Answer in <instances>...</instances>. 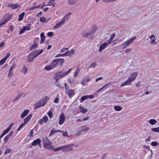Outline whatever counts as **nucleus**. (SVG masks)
Segmentation results:
<instances>
[{
    "mask_svg": "<svg viewBox=\"0 0 159 159\" xmlns=\"http://www.w3.org/2000/svg\"><path fill=\"white\" fill-rule=\"evenodd\" d=\"M49 99V97L47 96H46L44 98L40 100L39 102H37L34 105V109H36L41 107L44 106L47 101Z\"/></svg>",
    "mask_w": 159,
    "mask_h": 159,
    "instance_id": "nucleus-1",
    "label": "nucleus"
},
{
    "mask_svg": "<svg viewBox=\"0 0 159 159\" xmlns=\"http://www.w3.org/2000/svg\"><path fill=\"white\" fill-rule=\"evenodd\" d=\"M61 60L62 62L64 61V59H55L53 62L50 65H48L46 66L44 68V70H47V71H49L52 70L53 68L55 67L57 64H58V61L60 60Z\"/></svg>",
    "mask_w": 159,
    "mask_h": 159,
    "instance_id": "nucleus-2",
    "label": "nucleus"
},
{
    "mask_svg": "<svg viewBox=\"0 0 159 159\" xmlns=\"http://www.w3.org/2000/svg\"><path fill=\"white\" fill-rule=\"evenodd\" d=\"M43 145L45 148L48 150L52 149L53 146L52 145V143L49 140L46 138L43 140Z\"/></svg>",
    "mask_w": 159,
    "mask_h": 159,
    "instance_id": "nucleus-3",
    "label": "nucleus"
},
{
    "mask_svg": "<svg viewBox=\"0 0 159 159\" xmlns=\"http://www.w3.org/2000/svg\"><path fill=\"white\" fill-rule=\"evenodd\" d=\"M136 39V37H134L122 43L120 45L122 48H125L128 47L131 43Z\"/></svg>",
    "mask_w": 159,
    "mask_h": 159,
    "instance_id": "nucleus-4",
    "label": "nucleus"
},
{
    "mask_svg": "<svg viewBox=\"0 0 159 159\" xmlns=\"http://www.w3.org/2000/svg\"><path fill=\"white\" fill-rule=\"evenodd\" d=\"M74 145V144H71L62 146V151L64 152H67L73 151V147Z\"/></svg>",
    "mask_w": 159,
    "mask_h": 159,
    "instance_id": "nucleus-5",
    "label": "nucleus"
},
{
    "mask_svg": "<svg viewBox=\"0 0 159 159\" xmlns=\"http://www.w3.org/2000/svg\"><path fill=\"white\" fill-rule=\"evenodd\" d=\"M31 24H28L27 25L23 27L19 31V34H21L25 31H28L30 30L31 29Z\"/></svg>",
    "mask_w": 159,
    "mask_h": 159,
    "instance_id": "nucleus-6",
    "label": "nucleus"
},
{
    "mask_svg": "<svg viewBox=\"0 0 159 159\" xmlns=\"http://www.w3.org/2000/svg\"><path fill=\"white\" fill-rule=\"evenodd\" d=\"M65 23V21L64 20H63L62 19L60 20L57 21L55 25L53 27L54 29H56L58 28L64 24Z\"/></svg>",
    "mask_w": 159,
    "mask_h": 159,
    "instance_id": "nucleus-7",
    "label": "nucleus"
},
{
    "mask_svg": "<svg viewBox=\"0 0 159 159\" xmlns=\"http://www.w3.org/2000/svg\"><path fill=\"white\" fill-rule=\"evenodd\" d=\"M36 58L32 52L30 53L27 57V61L28 62H32L34 59Z\"/></svg>",
    "mask_w": 159,
    "mask_h": 159,
    "instance_id": "nucleus-8",
    "label": "nucleus"
},
{
    "mask_svg": "<svg viewBox=\"0 0 159 159\" xmlns=\"http://www.w3.org/2000/svg\"><path fill=\"white\" fill-rule=\"evenodd\" d=\"M54 79L55 80L56 82H57L59 80L62 78L61 74L60 71H58L56 72L53 76Z\"/></svg>",
    "mask_w": 159,
    "mask_h": 159,
    "instance_id": "nucleus-9",
    "label": "nucleus"
},
{
    "mask_svg": "<svg viewBox=\"0 0 159 159\" xmlns=\"http://www.w3.org/2000/svg\"><path fill=\"white\" fill-rule=\"evenodd\" d=\"M94 31H89L88 32H87L83 30L81 32V35L84 37H87L91 35L93 33Z\"/></svg>",
    "mask_w": 159,
    "mask_h": 159,
    "instance_id": "nucleus-10",
    "label": "nucleus"
},
{
    "mask_svg": "<svg viewBox=\"0 0 159 159\" xmlns=\"http://www.w3.org/2000/svg\"><path fill=\"white\" fill-rule=\"evenodd\" d=\"M138 75V73L137 72H134L130 74L128 78L133 81L136 79Z\"/></svg>",
    "mask_w": 159,
    "mask_h": 159,
    "instance_id": "nucleus-11",
    "label": "nucleus"
},
{
    "mask_svg": "<svg viewBox=\"0 0 159 159\" xmlns=\"http://www.w3.org/2000/svg\"><path fill=\"white\" fill-rule=\"evenodd\" d=\"M65 117L64 113H62L60 116L59 124L60 125H62L65 121Z\"/></svg>",
    "mask_w": 159,
    "mask_h": 159,
    "instance_id": "nucleus-12",
    "label": "nucleus"
},
{
    "mask_svg": "<svg viewBox=\"0 0 159 159\" xmlns=\"http://www.w3.org/2000/svg\"><path fill=\"white\" fill-rule=\"evenodd\" d=\"M71 68H70L69 70L67 71H66L65 70H63L61 71H59L61 75L62 76L63 78L67 75L71 71Z\"/></svg>",
    "mask_w": 159,
    "mask_h": 159,
    "instance_id": "nucleus-13",
    "label": "nucleus"
},
{
    "mask_svg": "<svg viewBox=\"0 0 159 159\" xmlns=\"http://www.w3.org/2000/svg\"><path fill=\"white\" fill-rule=\"evenodd\" d=\"M65 92L70 97L71 96H73L75 94L74 90L72 89H68L65 91Z\"/></svg>",
    "mask_w": 159,
    "mask_h": 159,
    "instance_id": "nucleus-14",
    "label": "nucleus"
},
{
    "mask_svg": "<svg viewBox=\"0 0 159 159\" xmlns=\"http://www.w3.org/2000/svg\"><path fill=\"white\" fill-rule=\"evenodd\" d=\"M75 50L74 49H72L70 51H66L65 52L66 56H69L70 57L72 56V55L74 54Z\"/></svg>",
    "mask_w": 159,
    "mask_h": 159,
    "instance_id": "nucleus-15",
    "label": "nucleus"
},
{
    "mask_svg": "<svg viewBox=\"0 0 159 159\" xmlns=\"http://www.w3.org/2000/svg\"><path fill=\"white\" fill-rule=\"evenodd\" d=\"M132 82V81L128 78L126 80L121 84L120 87H122L126 85H131V84Z\"/></svg>",
    "mask_w": 159,
    "mask_h": 159,
    "instance_id": "nucleus-16",
    "label": "nucleus"
},
{
    "mask_svg": "<svg viewBox=\"0 0 159 159\" xmlns=\"http://www.w3.org/2000/svg\"><path fill=\"white\" fill-rule=\"evenodd\" d=\"M35 56V57H36L37 56L41 54L43 52V49H38L35 50L34 51H32Z\"/></svg>",
    "mask_w": 159,
    "mask_h": 159,
    "instance_id": "nucleus-17",
    "label": "nucleus"
},
{
    "mask_svg": "<svg viewBox=\"0 0 159 159\" xmlns=\"http://www.w3.org/2000/svg\"><path fill=\"white\" fill-rule=\"evenodd\" d=\"M41 141L40 139L38 138L34 140L32 143L31 145L33 146H36L38 145L39 144L41 143Z\"/></svg>",
    "mask_w": 159,
    "mask_h": 159,
    "instance_id": "nucleus-18",
    "label": "nucleus"
},
{
    "mask_svg": "<svg viewBox=\"0 0 159 159\" xmlns=\"http://www.w3.org/2000/svg\"><path fill=\"white\" fill-rule=\"evenodd\" d=\"M12 14H6L3 18V19L5 20L7 22L12 18Z\"/></svg>",
    "mask_w": 159,
    "mask_h": 159,
    "instance_id": "nucleus-19",
    "label": "nucleus"
},
{
    "mask_svg": "<svg viewBox=\"0 0 159 159\" xmlns=\"http://www.w3.org/2000/svg\"><path fill=\"white\" fill-rule=\"evenodd\" d=\"M8 7L11 8L12 9H15L17 8L18 7H20V6L17 4H9L8 6Z\"/></svg>",
    "mask_w": 159,
    "mask_h": 159,
    "instance_id": "nucleus-20",
    "label": "nucleus"
},
{
    "mask_svg": "<svg viewBox=\"0 0 159 159\" xmlns=\"http://www.w3.org/2000/svg\"><path fill=\"white\" fill-rule=\"evenodd\" d=\"M108 45L107 42H105L101 44L99 47V51L101 52L103 49H105Z\"/></svg>",
    "mask_w": 159,
    "mask_h": 159,
    "instance_id": "nucleus-21",
    "label": "nucleus"
},
{
    "mask_svg": "<svg viewBox=\"0 0 159 159\" xmlns=\"http://www.w3.org/2000/svg\"><path fill=\"white\" fill-rule=\"evenodd\" d=\"M28 70V69L24 65L22 67L21 69L20 70V72L22 73L24 75H25L26 74L27 71Z\"/></svg>",
    "mask_w": 159,
    "mask_h": 159,
    "instance_id": "nucleus-22",
    "label": "nucleus"
},
{
    "mask_svg": "<svg viewBox=\"0 0 159 159\" xmlns=\"http://www.w3.org/2000/svg\"><path fill=\"white\" fill-rule=\"evenodd\" d=\"M29 110L26 109L21 114L20 117L22 118H24L29 113Z\"/></svg>",
    "mask_w": 159,
    "mask_h": 159,
    "instance_id": "nucleus-23",
    "label": "nucleus"
},
{
    "mask_svg": "<svg viewBox=\"0 0 159 159\" xmlns=\"http://www.w3.org/2000/svg\"><path fill=\"white\" fill-rule=\"evenodd\" d=\"M13 133V131L11 132L9 134L7 135L4 138V140L5 143H6L10 137L12 135Z\"/></svg>",
    "mask_w": 159,
    "mask_h": 159,
    "instance_id": "nucleus-24",
    "label": "nucleus"
},
{
    "mask_svg": "<svg viewBox=\"0 0 159 159\" xmlns=\"http://www.w3.org/2000/svg\"><path fill=\"white\" fill-rule=\"evenodd\" d=\"M32 116V114H29L24 120V122L26 124L30 121Z\"/></svg>",
    "mask_w": 159,
    "mask_h": 159,
    "instance_id": "nucleus-25",
    "label": "nucleus"
},
{
    "mask_svg": "<svg viewBox=\"0 0 159 159\" xmlns=\"http://www.w3.org/2000/svg\"><path fill=\"white\" fill-rule=\"evenodd\" d=\"M80 68L79 67H77L74 72V77H76L78 75L79 73V72L80 71Z\"/></svg>",
    "mask_w": 159,
    "mask_h": 159,
    "instance_id": "nucleus-26",
    "label": "nucleus"
},
{
    "mask_svg": "<svg viewBox=\"0 0 159 159\" xmlns=\"http://www.w3.org/2000/svg\"><path fill=\"white\" fill-rule=\"evenodd\" d=\"M40 43H42L44 42L45 39V36L43 33H41L40 34Z\"/></svg>",
    "mask_w": 159,
    "mask_h": 159,
    "instance_id": "nucleus-27",
    "label": "nucleus"
},
{
    "mask_svg": "<svg viewBox=\"0 0 159 159\" xmlns=\"http://www.w3.org/2000/svg\"><path fill=\"white\" fill-rule=\"evenodd\" d=\"M55 0H49L48 2V5L49 6H52V7H54L55 5Z\"/></svg>",
    "mask_w": 159,
    "mask_h": 159,
    "instance_id": "nucleus-28",
    "label": "nucleus"
},
{
    "mask_svg": "<svg viewBox=\"0 0 159 159\" xmlns=\"http://www.w3.org/2000/svg\"><path fill=\"white\" fill-rule=\"evenodd\" d=\"M147 122L152 125H154L157 123V121L154 119H151L147 121Z\"/></svg>",
    "mask_w": 159,
    "mask_h": 159,
    "instance_id": "nucleus-29",
    "label": "nucleus"
},
{
    "mask_svg": "<svg viewBox=\"0 0 159 159\" xmlns=\"http://www.w3.org/2000/svg\"><path fill=\"white\" fill-rule=\"evenodd\" d=\"M71 12H69L67 13L64 16L62 19L63 20H64L65 22L66 20H67L69 19V17L71 15Z\"/></svg>",
    "mask_w": 159,
    "mask_h": 159,
    "instance_id": "nucleus-30",
    "label": "nucleus"
},
{
    "mask_svg": "<svg viewBox=\"0 0 159 159\" xmlns=\"http://www.w3.org/2000/svg\"><path fill=\"white\" fill-rule=\"evenodd\" d=\"M38 46V44L36 42H34L33 44L30 46V50H32L36 49L37 47Z\"/></svg>",
    "mask_w": 159,
    "mask_h": 159,
    "instance_id": "nucleus-31",
    "label": "nucleus"
},
{
    "mask_svg": "<svg viewBox=\"0 0 159 159\" xmlns=\"http://www.w3.org/2000/svg\"><path fill=\"white\" fill-rule=\"evenodd\" d=\"M25 15V13L24 12H23L21 14H20L19 16L18 20L20 21H21L23 20Z\"/></svg>",
    "mask_w": 159,
    "mask_h": 159,
    "instance_id": "nucleus-32",
    "label": "nucleus"
},
{
    "mask_svg": "<svg viewBox=\"0 0 159 159\" xmlns=\"http://www.w3.org/2000/svg\"><path fill=\"white\" fill-rule=\"evenodd\" d=\"M77 1V0H68V4L70 5H73L76 3Z\"/></svg>",
    "mask_w": 159,
    "mask_h": 159,
    "instance_id": "nucleus-33",
    "label": "nucleus"
},
{
    "mask_svg": "<svg viewBox=\"0 0 159 159\" xmlns=\"http://www.w3.org/2000/svg\"><path fill=\"white\" fill-rule=\"evenodd\" d=\"M40 21L42 23H45L48 21L46 18L44 16H42L40 18Z\"/></svg>",
    "mask_w": 159,
    "mask_h": 159,
    "instance_id": "nucleus-34",
    "label": "nucleus"
},
{
    "mask_svg": "<svg viewBox=\"0 0 159 159\" xmlns=\"http://www.w3.org/2000/svg\"><path fill=\"white\" fill-rule=\"evenodd\" d=\"M81 127L82 128V130L83 131L86 132L89 129V127L86 126H83Z\"/></svg>",
    "mask_w": 159,
    "mask_h": 159,
    "instance_id": "nucleus-35",
    "label": "nucleus"
},
{
    "mask_svg": "<svg viewBox=\"0 0 159 159\" xmlns=\"http://www.w3.org/2000/svg\"><path fill=\"white\" fill-rule=\"evenodd\" d=\"M114 109L117 111H119L122 110V107L119 106H115L114 107Z\"/></svg>",
    "mask_w": 159,
    "mask_h": 159,
    "instance_id": "nucleus-36",
    "label": "nucleus"
},
{
    "mask_svg": "<svg viewBox=\"0 0 159 159\" xmlns=\"http://www.w3.org/2000/svg\"><path fill=\"white\" fill-rule=\"evenodd\" d=\"M40 5H38L37 6H36V7L33 6L32 7H30L29 8H28V9H26V10L31 11V10H34L35 8H38L39 7H40Z\"/></svg>",
    "mask_w": 159,
    "mask_h": 159,
    "instance_id": "nucleus-37",
    "label": "nucleus"
},
{
    "mask_svg": "<svg viewBox=\"0 0 159 159\" xmlns=\"http://www.w3.org/2000/svg\"><path fill=\"white\" fill-rule=\"evenodd\" d=\"M80 111L82 113H85L87 111V109L86 108H84L83 107H80Z\"/></svg>",
    "mask_w": 159,
    "mask_h": 159,
    "instance_id": "nucleus-38",
    "label": "nucleus"
},
{
    "mask_svg": "<svg viewBox=\"0 0 159 159\" xmlns=\"http://www.w3.org/2000/svg\"><path fill=\"white\" fill-rule=\"evenodd\" d=\"M62 149H63L62 146L56 148H54L53 147V148L52 150H53L54 151H59L61 150L62 151Z\"/></svg>",
    "mask_w": 159,
    "mask_h": 159,
    "instance_id": "nucleus-39",
    "label": "nucleus"
},
{
    "mask_svg": "<svg viewBox=\"0 0 159 159\" xmlns=\"http://www.w3.org/2000/svg\"><path fill=\"white\" fill-rule=\"evenodd\" d=\"M156 40V38L152 39L150 43V44L151 45H156L157 44Z\"/></svg>",
    "mask_w": 159,
    "mask_h": 159,
    "instance_id": "nucleus-40",
    "label": "nucleus"
},
{
    "mask_svg": "<svg viewBox=\"0 0 159 159\" xmlns=\"http://www.w3.org/2000/svg\"><path fill=\"white\" fill-rule=\"evenodd\" d=\"M151 130L153 132H157L159 133V127L157 128H152Z\"/></svg>",
    "mask_w": 159,
    "mask_h": 159,
    "instance_id": "nucleus-41",
    "label": "nucleus"
},
{
    "mask_svg": "<svg viewBox=\"0 0 159 159\" xmlns=\"http://www.w3.org/2000/svg\"><path fill=\"white\" fill-rule=\"evenodd\" d=\"M143 148L144 149H148L150 151L151 154H152L153 152L152 150L150 149L149 146L148 145H144L143 146Z\"/></svg>",
    "mask_w": 159,
    "mask_h": 159,
    "instance_id": "nucleus-42",
    "label": "nucleus"
},
{
    "mask_svg": "<svg viewBox=\"0 0 159 159\" xmlns=\"http://www.w3.org/2000/svg\"><path fill=\"white\" fill-rule=\"evenodd\" d=\"M97 65V64L95 62H93L88 67L89 68H94Z\"/></svg>",
    "mask_w": 159,
    "mask_h": 159,
    "instance_id": "nucleus-43",
    "label": "nucleus"
},
{
    "mask_svg": "<svg viewBox=\"0 0 159 159\" xmlns=\"http://www.w3.org/2000/svg\"><path fill=\"white\" fill-rule=\"evenodd\" d=\"M26 124L25 123V122H24L22 124L20 125L19 128L17 129V131H19L21 129H22L26 125Z\"/></svg>",
    "mask_w": 159,
    "mask_h": 159,
    "instance_id": "nucleus-44",
    "label": "nucleus"
},
{
    "mask_svg": "<svg viewBox=\"0 0 159 159\" xmlns=\"http://www.w3.org/2000/svg\"><path fill=\"white\" fill-rule=\"evenodd\" d=\"M7 59L4 57L0 61V66L3 65L6 61Z\"/></svg>",
    "mask_w": 159,
    "mask_h": 159,
    "instance_id": "nucleus-45",
    "label": "nucleus"
},
{
    "mask_svg": "<svg viewBox=\"0 0 159 159\" xmlns=\"http://www.w3.org/2000/svg\"><path fill=\"white\" fill-rule=\"evenodd\" d=\"M56 133V129H53L50 131V133L49 134V136H50L52 135H53L55 133Z\"/></svg>",
    "mask_w": 159,
    "mask_h": 159,
    "instance_id": "nucleus-46",
    "label": "nucleus"
},
{
    "mask_svg": "<svg viewBox=\"0 0 159 159\" xmlns=\"http://www.w3.org/2000/svg\"><path fill=\"white\" fill-rule=\"evenodd\" d=\"M159 144V143L157 141H153L151 142V145L153 146H155L158 145Z\"/></svg>",
    "mask_w": 159,
    "mask_h": 159,
    "instance_id": "nucleus-47",
    "label": "nucleus"
},
{
    "mask_svg": "<svg viewBox=\"0 0 159 159\" xmlns=\"http://www.w3.org/2000/svg\"><path fill=\"white\" fill-rule=\"evenodd\" d=\"M65 56H65V53H64L63 54H57L56 55H55V57L57 58V57H65Z\"/></svg>",
    "mask_w": 159,
    "mask_h": 159,
    "instance_id": "nucleus-48",
    "label": "nucleus"
},
{
    "mask_svg": "<svg viewBox=\"0 0 159 159\" xmlns=\"http://www.w3.org/2000/svg\"><path fill=\"white\" fill-rule=\"evenodd\" d=\"M11 151V149L10 148H7L5 149V154H8Z\"/></svg>",
    "mask_w": 159,
    "mask_h": 159,
    "instance_id": "nucleus-49",
    "label": "nucleus"
},
{
    "mask_svg": "<svg viewBox=\"0 0 159 159\" xmlns=\"http://www.w3.org/2000/svg\"><path fill=\"white\" fill-rule=\"evenodd\" d=\"M48 115L50 118H51L52 117V112L51 111L49 110L48 112Z\"/></svg>",
    "mask_w": 159,
    "mask_h": 159,
    "instance_id": "nucleus-50",
    "label": "nucleus"
},
{
    "mask_svg": "<svg viewBox=\"0 0 159 159\" xmlns=\"http://www.w3.org/2000/svg\"><path fill=\"white\" fill-rule=\"evenodd\" d=\"M43 121L45 123H46L48 121V118L47 116H44L43 119Z\"/></svg>",
    "mask_w": 159,
    "mask_h": 159,
    "instance_id": "nucleus-51",
    "label": "nucleus"
},
{
    "mask_svg": "<svg viewBox=\"0 0 159 159\" xmlns=\"http://www.w3.org/2000/svg\"><path fill=\"white\" fill-rule=\"evenodd\" d=\"M68 49V48H63L60 50V52L62 53L66 52Z\"/></svg>",
    "mask_w": 159,
    "mask_h": 159,
    "instance_id": "nucleus-52",
    "label": "nucleus"
},
{
    "mask_svg": "<svg viewBox=\"0 0 159 159\" xmlns=\"http://www.w3.org/2000/svg\"><path fill=\"white\" fill-rule=\"evenodd\" d=\"M7 22L5 20L0 21V27L5 24Z\"/></svg>",
    "mask_w": 159,
    "mask_h": 159,
    "instance_id": "nucleus-53",
    "label": "nucleus"
},
{
    "mask_svg": "<svg viewBox=\"0 0 159 159\" xmlns=\"http://www.w3.org/2000/svg\"><path fill=\"white\" fill-rule=\"evenodd\" d=\"M10 129L7 128L6 129L3 130V132L2 133V134H3V135H4L5 134H7L10 130Z\"/></svg>",
    "mask_w": 159,
    "mask_h": 159,
    "instance_id": "nucleus-54",
    "label": "nucleus"
},
{
    "mask_svg": "<svg viewBox=\"0 0 159 159\" xmlns=\"http://www.w3.org/2000/svg\"><path fill=\"white\" fill-rule=\"evenodd\" d=\"M13 70L10 69L9 73L8 75V77L10 78L11 77V76L13 74Z\"/></svg>",
    "mask_w": 159,
    "mask_h": 159,
    "instance_id": "nucleus-55",
    "label": "nucleus"
},
{
    "mask_svg": "<svg viewBox=\"0 0 159 159\" xmlns=\"http://www.w3.org/2000/svg\"><path fill=\"white\" fill-rule=\"evenodd\" d=\"M59 100V99L58 98L56 97L54 99V102L55 103H58Z\"/></svg>",
    "mask_w": 159,
    "mask_h": 159,
    "instance_id": "nucleus-56",
    "label": "nucleus"
},
{
    "mask_svg": "<svg viewBox=\"0 0 159 159\" xmlns=\"http://www.w3.org/2000/svg\"><path fill=\"white\" fill-rule=\"evenodd\" d=\"M87 99H88L87 95H85L82 97L81 99L82 101H84Z\"/></svg>",
    "mask_w": 159,
    "mask_h": 159,
    "instance_id": "nucleus-57",
    "label": "nucleus"
},
{
    "mask_svg": "<svg viewBox=\"0 0 159 159\" xmlns=\"http://www.w3.org/2000/svg\"><path fill=\"white\" fill-rule=\"evenodd\" d=\"M63 135L64 137H67L68 138L69 137V136L68 134V132L66 131H65L64 133H63Z\"/></svg>",
    "mask_w": 159,
    "mask_h": 159,
    "instance_id": "nucleus-58",
    "label": "nucleus"
},
{
    "mask_svg": "<svg viewBox=\"0 0 159 159\" xmlns=\"http://www.w3.org/2000/svg\"><path fill=\"white\" fill-rule=\"evenodd\" d=\"M34 134V132L33 129H32L30 131V134L29 135V137H32L33 136V134Z\"/></svg>",
    "mask_w": 159,
    "mask_h": 159,
    "instance_id": "nucleus-59",
    "label": "nucleus"
},
{
    "mask_svg": "<svg viewBox=\"0 0 159 159\" xmlns=\"http://www.w3.org/2000/svg\"><path fill=\"white\" fill-rule=\"evenodd\" d=\"M149 38L151 39H152L155 38H156V37L155 36L154 34H151L149 36Z\"/></svg>",
    "mask_w": 159,
    "mask_h": 159,
    "instance_id": "nucleus-60",
    "label": "nucleus"
},
{
    "mask_svg": "<svg viewBox=\"0 0 159 159\" xmlns=\"http://www.w3.org/2000/svg\"><path fill=\"white\" fill-rule=\"evenodd\" d=\"M102 1L103 2L106 3H109L111 2V0H102Z\"/></svg>",
    "mask_w": 159,
    "mask_h": 159,
    "instance_id": "nucleus-61",
    "label": "nucleus"
},
{
    "mask_svg": "<svg viewBox=\"0 0 159 159\" xmlns=\"http://www.w3.org/2000/svg\"><path fill=\"white\" fill-rule=\"evenodd\" d=\"M48 35L49 37H52L53 35V34L52 32H49L48 33Z\"/></svg>",
    "mask_w": 159,
    "mask_h": 159,
    "instance_id": "nucleus-62",
    "label": "nucleus"
},
{
    "mask_svg": "<svg viewBox=\"0 0 159 159\" xmlns=\"http://www.w3.org/2000/svg\"><path fill=\"white\" fill-rule=\"evenodd\" d=\"M115 34L114 33H113L110 35V38L109 39L113 40V39L115 36Z\"/></svg>",
    "mask_w": 159,
    "mask_h": 159,
    "instance_id": "nucleus-63",
    "label": "nucleus"
},
{
    "mask_svg": "<svg viewBox=\"0 0 159 159\" xmlns=\"http://www.w3.org/2000/svg\"><path fill=\"white\" fill-rule=\"evenodd\" d=\"M16 65L15 64H13L12 65L11 67L10 70H13L16 67Z\"/></svg>",
    "mask_w": 159,
    "mask_h": 159,
    "instance_id": "nucleus-64",
    "label": "nucleus"
}]
</instances>
